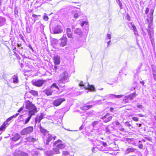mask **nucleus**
I'll list each match as a JSON object with an SVG mask.
<instances>
[{"label": "nucleus", "instance_id": "obj_16", "mask_svg": "<svg viewBox=\"0 0 156 156\" xmlns=\"http://www.w3.org/2000/svg\"><path fill=\"white\" fill-rule=\"evenodd\" d=\"M13 155L14 156H28V154L23 152L16 151L14 154Z\"/></svg>", "mask_w": 156, "mask_h": 156}, {"label": "nucleus", "instance_id": "obj_7", "mask_svg": "<svg viewBox=\"0 0 156 156\" xmlns=\"http://www.w3.org/2000/svg\"><path fill=\"white\" fill-rule=\"evenodd\" d=\"M136 95L135 93H134L129 95L126 96L124 97L123 101L126 103L129 102L133 100Z\"/></svg>", "mask_w": 156, "mask_h": 156}, {"label": "nucleus", "instance_id": "obj_11", "mask_svg": "<svg viewBox=\"0 0 156 156\" xmlns=\"http://www.w3.org/2000/svg\"><path fill=\"white\" fill-rule=\"evenodd\" d=\"M60 42L59 43L60 46L63 47L66 45L68 39L66 36H63L60 39Z\"/></svg>", "mask_w": 156, "mask_h": 156}, {"label": "nucleus", "instance_id": "obj_57", "mask_svg": "<svg viewBox=\"0 0 156 156\" xmlns=\"http://www.w3.org/2000/svg\"><path fill=\"white\" fill-rule=\"evenodd\" d=\"M23 108H24L23 107H22L20 108L19 109V110L18 111V112H21L23 110Z\"/></svg>", "mask_w": 156, "mask_h": 156}, {"label": "nucleus", "instance_id": "obj_3", "mask_svg": "<svg viewBox=\"0 0 156 156\" xmlns=\"http://www.w3.org/2000/svg\"><path fill=\"white\" fill-rule=\"evenodd\" d=\"M26 108L29 110V113H34V114L37 112V109L34 105L29 101H27L26 102Z\"/></svg>", "mask_w": 156, "mask_h": 156}, {"label": "nucleus", "instance_id": "obj_36", "mask_svg": "<svg viewBox=\"0 0 156 156\" xmlns=\"http://www.w3.org/2000/svg\"><path fill=\"white\" fill-rule=\"evenodd\" d=\"M53 150L55 152L56 154H58L60 153V152L59 151V149L57 147L54 148L53 149Z\"/></svg>", "mask_w": 156, "mask_h": 156}, {"label": "nucleus", "instance_id": "obj_53", "mask_svg": "<svg viewBox=\"0 0 156 156\" xmlns=\"http://www.w3.org/2000/svg\"><path fill=\"white\" fill-rule=\"evenodd\" d=\"M96 102L98 104H101L102 103V101L101 100H97L96 101Z\"/></svg>", "mask_w": 156, "mask_h": 156}, {"label": "nucleus", "instance_id": "obj_31", "mask_svg": "<svg viewBox=\"0 0 156 156\" xmlns=\"http://www.w3.org/2000/svg\"><path fill=\"white\" fill-rule=\"evenodd\" d=\"M45 154L46 155L48 156H53L54 154V153L51 151H46Z\"/></svg>", "mask_w": 156, "mask_h": 156}, {"label": "nucleus", "instance_id": "obj_62", "mask_svg": "<svg viewBox=\"0 0 156 156\" xmlns=\"http://www.w3.org/2000/svg\"><path fill=\"white\" fill-rule=\"evenodd\" d=\"M137 107L138 108H143V106L141 105H137Z\"/></svg>", "mask_w": 156, "mask_h": 156}, {"label": "nucleus", "instance_id": "obj_14", "mask_svg": "<svg viewBox=\"0 0 156 156\" xmlns=\"http://www.w3.org/2000/svg\"><path fill=\"white\" fill-rule=\"evenodd\" d=\"M44 118V114L41 113L40 115H37L35 119V124L36 125L37 123L40 122L41 120Z\"/></svg>", "mask_w": 156, "mask_h": 156}, {"label": "nucleus", "instance_id": "obj_32", "mask_svg": "<svg viewBox=\"0 0 156 156\" xmlns=\"http://www.w3.org/2000/svg\"><path fill=\"white\" fill-rule=\"evenodd\" d=\"M40 16H41L39 15H37L34 14H33L32 15V16L34 17V22L33 23V24L35 22L36 20L38 19V17Z\"/></svg>", "mask_w": 156, "mask_h": 156}, {"label": "nucleus", "instance_id": "obj_55", "mask_svg": "<svg viewBox=\"0 0 156 156\" xmlns=\"http://www.w3.org/2000/svg\"><path fill=\"white\" fill-rule=\"evenodd\" d=\"M138 147L141 149L143 148V145L142 144H140L138 145Z\"/></svg>", "mask_w": 156, "mask_h": 156}, {"label": "nucleus", "instance_id": "obj_8", "mask_svg": "<svg viewBox=\"0 0 156 156\" xmlns=\"http://www.w3.org/2000/svg\"><path fill=\"white\" fill-rule=\"evenodd\" d=\"M112 118V116L111 114L109 113H107L104 116L101 118V119L105 122L106 123L110 121Z\"/></svg>", "mask_w": 156, "mask_h": 156}, {"label": "nucleus", "instance_id": "obj_58", "mask_svg": "<svg viewBox=\"0 0 156 156\" xmlns=\"http://www.w3.org/2000/svg\"><path fill=\"white\" fill-rule=\"evenodd\" d=\"M57 69V67L56 66H55L53 68V70H54V72L56 73V70Z\"/></svg>", "mask_w": 156, "mask_h": 156}, {"label": "nucleus", "instance_id": "obj_29", "mask_svg": "<svg viewBox=\"0 0 156 156\" xmlns=\"http://www.w3.org/2000/svg\"><path fill=\"white\" fill-rule=\"evenodd\" d=\"M40 129L41 132L44 135H46L47 134H48L47 131L46 129H43L41 126L40 127Z\"/></svg>", "mask_w": 156, "mask_h": 156}, {"label": "nucleus", "instance_id": "obj_20", "mask_svg": "<svg viewBox=\"0 0 156 156\" xmlns=\"http://www.w3.org/2000/svg\"><path fill=\"white\" fill-rule=\"evenodd\" d=\"M43 92L47 96L51 95L52 93L51 88H47L44 90Z\"/></svg>", "mask_w": 156, "mask_h": 156}, {"label": "nucleus", "instance_id": "obj_5", "mask_svg": "<svg viewBox=\"0 0 156 156\" xmlns=\"http://www.w3.org/2000/svg\"><path fill=\"white\" fill-rule=\"evenodd\" d=\"M122 95H116L114 94H107L104 97L101 96L102 98H104L103 101H104L105 100L108 99L109 100H112L115 98H120L122 97ZM101 97V96H100Z\"/></svg>", "mask_w": 156, "mask_h": 156}, {"label": "nucleus", "instance_id": "obj_13", "mask_svg": "<svg viewBox=\"0 0 156 156\" xmlns=\"http://www.w3.org/2000/svg\"><path fill=\"white\" fill-rule=\"evenodd\" d=\"M62 142L61 140H58L55 141L54 144V145L56 146L57 147H58V148H60V149H62L64 148L65 147V145L62 144L58 143H61Z\"/></svg>", "mask_w": 156, "mask_h": 156}, {"label": "nucleus", "instance_id": "obj_41", "mask_svg": "<svg viewBox=\"0 0 156 156\" xmlns=\"http://www.w3.org/2000/svg\"><path fill=\"white\" fill-rule=\"evenodd\" d=\"M105 130L106 131V132L107 133H111V131L110 129H109L108 126H106L105 128Z\"/></svg>", "mask_w": 156, "mask_h": 156}, {"label": "nucleus", "instance_id": "obj_25", "mask_svg": "<svg viewBox=\"0 0 156 156\" xmlns=\"http://www.w3.org/2000/svg\"><path fill=\"white\" fill-rule=\"evenodd\" d=\"M20 137V136L19 133H16L12 138V140L13 141H16L19 139Z\"/></svg>", "mask_w": 156, "mask_h": 156}, {"label": "nucleus", "instance_id": "obj_15", "mask_svg": "<svg viewBox=\"0 0 156 156\" xmlns=\"http://www.w3.org/2000/svg\"><path fill=\"white\" fill-rule=\"evenodd\" d=\"M44 118V114L41 113L40 115H37L35 119V124L36 125L37 123L40 122L41 120Z\"/></svg>", "mask_w": 156, "mask_h": 156}, {"label": "nucleus", "instance_id": "obj_24", "mask_svg": "<svg viewBox=\"0 0 156 156\" xmlns=\"http://www.w3.org/2000/svg\"><path fill=\"white\" fill-rule=\"evenodd\" d=\"M13 80V82L14 84H16L18 83L19 80L17 76L14 75L12 77Z\"/></svg>", "mask_w": 156, "mask_h": 156}, {"label": "nucleus", "instance_id": "obj_35", "mask_svg": "<svg viewBox=\"0 0 156 156\" xmlns=\"http://www.w3.org/2000/svg\"><path fill=\"white\" fill-rule=\"evenodd\" d=\"M18 7H16L14 9V13L16 15L15 16L16 17H17V16H18Z\"/></svg>", "mask_w": 156, "mask_h": 156}, {"label": "nucleus", "instance_id": "obj_10", "mask_svg": "<svg viewBox=\"0 0 156 156\" xmlns=\"http://www.w3.org/2000/svg\"><path fill=\"white\" fill-rule=\"evenodd\" d=\"M65 99L64 98H59L58 99L55 100L53 102V105L55 106H58L61 104L63 101H65Z\"/></svg>", "mask_w": 156, "mask_h": 156}, {"label": "nucleus", "instance_id": "obj_37", "mask_svg": "<svg viewBox=\"0 0 156 156\" xmlns=\"http://www.w3.org/2000/svg\"><path fill=\"white\" fill-rule=\"evenodd\" d=\"M69 155V153L67 151H62V155L66 156Z\"/></svg>", "mask_w": 156, "mask_h": 156}, {"label": "nucleus", "instance_id": "obj_9", "mask_svg": "<svg viewBox=\"0 0 156 156\" xmlns=\"http://www.w3.org/2000/svg\"><path fill=\"white\" fill-rule=\"evenodd\" d=\"M86 84V83H85V84H84L83 82H81L79 84V85L80 86H83L85 89H89L91 91H94L95 88L93 86L89 85L88 83L87 84V86L85 85Z\"/></svg>", "mask_w": 156, "mask_h": 156}, {"label": "nucleus", "instance_id": "obj_52", "mask_svg": "<svg viewBox=\"0 0 156 156\" xmlns=\"http://www.w3.org/2000/svg\"><path fill=\"white\" fill-rule=\"evenodd\" d=\"M100 141H101L100 140ZM101 142L102 143V145L104 146L107 147V146L106 143L102 141H101Z\"/></svg>", "mask_w": 156, "mask_h": 156}, {"label": "nucleus", "instance_id": "obj_50", "mask_svg": "<svg viewBox=\"0 0 156 156\" xmlns=\"http://www.w3.org/2000/svg\"><path fill=\"white\" fill-rule=\"evenodd\" d=\"M48 17L46 15H44V16L43 17V19L45 20V21H47L48 20Z\"/></svg>", "mask_w": 156, "mask_h": 156}, {"label": "nucleus", "instance_id": "obj_1", "mask_svg": "<svg viewBox=\"0 0 156 156\" xmlns=\"http://www.w3.org/2000/svg\"><path fill=\"white\" fill-rule=\"evenodd\" d=\"M153 11H152L150 13V16L147 18L148 27L147 29V32L152 44H153Z\"/></svg>", "mask_w": 156, "mask_h": 156}, {"label": "nucleus", "instance_id": "obj_63", "mask_svg": "<svg viewBox=\"0 0 156 156\" xmlns=\"http://www.w3.org/2000/svg\"><path fill=\"white\" fill-rule=\"evenodd\" d=\"M107 37L109 39H111V35L109 34H107Z\"/></svg>", "mask_w": 156, "mask_h": 156}, {"label": "nucleus", "instance_id": "obj_49", "mask_svg": "<svg viewBox=\"0 0 156 156\" xmlns=\"http://www.w3.org/2000/svg\"><path fill=\"white\" fill-rule=\"evenodd\" d=\"M31 97V96L30 95L29 96V94L28 93H26L25 94V98L26 99L27 98H30Z\"/></svg>", "mask_w": 156, "mask_h": 156}, {"label": "nucleus", "instance_id": "obj_43", "mask_svg": "<svg viewBox=\"0 0 156 156\" xmlns=\"http://www.w3.org/2000/svg\"><path fill=\"white\" fill-rule=\"evenodd\" d=\"M87 22L86 21H84L82 22L81 23V26L82 27H83L85 25H87Z\"/></svg>", "mask_w": 156, "mask_h": 156}, {"label": "nucleus", "instance_id": "obj_23", "mask_svg": "<svg viewBox=\"0 0 156 156\" xmlns=\"http://www.w3.org/2000/svg\"><path fill=\"white\" fill-rule=\"evenodd\" d=\"M31 154L33 156H38L40 155L39 154V152L37 150L34 149L32 150L31 151Z\"/></svg>", "mask_w": 156, "mask_h": 156}, {"label": "nucleus", "instance_id": "obj_34", "mask_svg": "<svg viewBox=\"0 0 156 156\" xmlns=\"http://www.w3.org/2000/svg\"><path fill=\"white\" fill-rule=\"evenodd\" d=\"M29 93L34 96H36L38 94L37 91L34 90H31L30 91Z\"/></svg>", "mask_w": 156, "mask_h": 156}, {"label": "nucleus", "instance_id": "obj_47", "mask_svg": "<svg viewBox=\"0 0 156 156\" xmlns=\"http://www.w3.org/2000/svg\"><path fill=\"white\" fill-rule=\"evenodd\" d=\"M115 124L117 125L119 127H120L122 126V125L120 124L119 122L116 121L115 122Z\"/></svg>", "mask_w": 156, "mask_h": 156}, {"label": "nucleus", "instance_id": "obj_40", "mask_svg": "<svg viewBox=\"0 0 156 156\" xmlns=\"http://www.w3.org/2000/svg\"><path fill=\"white\" fill-rule=\"evenodd\" d=\"M116 1L119 4V5L120 6V8L121 9H122V4L121 2L120 1V0H116Z\"/></svg>", "mask_w": 156, "mask_h": 156}, {"label": "nucleus", "instance_id": "obj_26", "mask_svg": "<svg viewBox=\"0 0 156 156\" xmlns=\"http://www.w3.org/2000/svg\"><path fill=\"white\" fill-rule=\"evenodd\" d=\"M66 33L67 37L69 38H72V35L71 32V30L69 28L66 29Z\"/></svg>", "mask_w": 156, "mask_h": 156}, {"label": "nucleus", "instance_id": "obj_33", "mask_svg": "<svg viewBox=\"0 0 156 156\" xmlns=\"http://www.w3.org/2000/svg\"><path fill=\"white\" fill-rule=\"evenodd\" d=\"M92 106V105H85L82 107V109L83 110H87L91 108Z\"/></svg>", "mask_w": 156, "mask_h": 156}, {"label": "nucleus", "instance_id": "obj_28", "mask_svg": "<svg viewBox=\"0 0 156 156\" xmlns=\"http://www.w3.org/2000/svg\"><path fill=\"white\" fill-rule=\"evenodd\" d=\"M5 19L4 17L0 16V26H2L5 23Z\"/></svg>", "mask_w": 156, "mask_h": 156}, {"label": "nucleus", "instance_id": "obj_18", "mask_svg": "<svg viewBox=\"0 0 156 156\" xmlns=\"http://www.w3.org/2000/svg\"><path fill=\"white\" fill-rule=\"evenodd\" d=\"M34 115L35 114H34V113L32 112L31 113H29L28 114V117L26 119L25 122L23 123V124L24 125L27 124L29 121L30 120L31 118V117L33 115Z\"/></svg>", "mask_w": 156, "mask_h": 156}, {"label": "nucleus", "instance_id": "obj_60", "mask_svg": "<svg viewBox=\"0 0 156 156\" xmlns=\"http://www.w3.org/2000/svg\"><path fill=\"white\" fill-rule=\"evenodd\" d=\"M153 77L154 80H156V74L154 73V72L153 73Z\"/></svg>", "mask_w": 156, "mask_h": 156}, {"label": "nucleus", "instance_id": "obj_39", "mask_svg": "<svg viewBox=\"0 0 156 156\" xmlns=\"http://www.w3.org/2000/svg\"><path fill=\"white\" fill-rule=\"evenodd\" d=\"M99 121H95L93 122L92 123V125L94 128L95 127V126L98 124Z\"/></svg>", "mask_w": 156, "mask_h": 156}, {"label": "nucleus", "instance_id": "obj_42", "mask_svg": "<svg viewBox=\"0 0 156 156\" xmlns=\"http://www.w3.org/2000/svg\"><path fill=\"white\" fill-rule=\"evenodd\" d=\"M130 24L133 28V32L137 31L136 28V27L134 25V24H133L132 23H130Z\"/></svg>", "mask_w": 156, "mask_h": 156}, {"label": "nucleus", "instance_id": "obj_59", "mask_svg": "<svg viewBox=\"0 0 156 156\" xmlns=\"http://www.w3.org/2000/svg\"><path fill=\"white\" fill-rule=\"evenodd\" d=\"M5 83L7 84V85H8V87L12 88L10 84L7 81H6V82H5Z\"/></svg>", "mask_w": 156, "mask_h": 156}, {"label": "nucleus", "instance_id": "obj_56", "mask_svg": "<svg viewBox=\"0 0 156 156\" xmlns=\"http://www.w3.org/2000/svg\"><path fill=\"white\" fill-rule=\"evenodd\" d=\"M79 15L77 13H75L74 15V17L76 18H77L78 17Z\"/></svg>", "mask_w": 156, "mask_h": 156}, {"label": "nucleus", "instance_id": "obj_19", "mask_svg": "<svg viewBox=\"0 0 156 156\" xmlns=\"http://www.w3.org/2000/svg\"><path fill=\"white\" fill-rule=\"evenodd\" d=\"M74 33L77 35L81 37L83 34V32L81 29L79 28H76L74 31Z\"/></svg>", "mask_w": 156, "mask_h": 156}, {"label": "nucleus", "instance_id": "obj_2", "mask_svg": "<svg viewBox=\"0 0 156 156\" xmlns=\"http://www.w3.org/2000/svg\"><path fill=\"white\" fill-rule=\"evenodd\" d=\"M68 74L66 71L62 73L59 76L58 83H65L68 82Z\"/></svg>", "mask_w": 156, "mask_h": 156}, {"label": "nucleus", "instance_id": "obj_22", "mask_svg": "<svg viewBox=\"0 0 156 156\" xmlns=\"http://www.w3.org/2000/svg\"><path fill=\"white\" fill-rule=\"evenodd\" d=\"M25 142L28 141L29 142H34L36 139L32 136H29L25 139Z\"/></svg>", "mask_w": 156, "mask_h": 156}, {"label": "nucleus", "instance_id": "obj_51", "mask_svg": "<svg viewBox=\"0 0 156 156\" xmlns=\"http://www.w3.org/2000/svg\"><path fill=\"white\" fill-rule=\"evenodd\" d=\"M19 115V113H16L15 114L12 116V118L13 119V118H16L18 115Z\"/></svg>", "mask_w": 156, "mask_h": 156}, {"label": "nucleus", "instance_id": "obj_46", "mask_svg": "<svg viewBox=\"0 0 156 156\" xmlns=\"http://www.w3.org/2000/svg\"><path fill=\"white\" fill-rule=\"evenodd\" d=\"M132 119L133 120H134L135 121H136V122H137V121H138V120H139L138 119V118H137V117H133L132 118Z\"/></svg>", "mask_w": 156, "mask_h": 156}, {"label": "nucleus", "instance_id": "obj_30", "mask_svg": "<svg viewBox=\"0 0 156 156\" xmlns=\"http://www.w3.org/2000/svg\"><path fill=\"white\" fill-rule=\"evenodd\" d=\"M136 149L131 147L128 148L126 150V154H128L130 152H133L135 151Z\"/></svg>", "mask_w": 156, "mask_h": 156}, {"label": "nucleus", "instance_id": "obj_6", "mask_svg": "<svg viewBox=\"0 0 156 156\" xmlns=\"http://www.w3.org/2000/svg\"><path fill=\"white\" fill-rule=\"evenodd\" d=\"M51 88L52 93L56 94H59L61 91H60L59 87L55 83H54L51 86Z\"/></svg>", "mask_w": 156, "mask_h": 156}, {"label": "nucleus", "instance_id": "obj_4", "mask_svg": "<svg viewBox=\"0 0 156 156\" xmlns=\"http://www.w3.org/2000/svg\"><path fill=\"white\" fill-rule=\"evenodd\" d=\"M34 130V128L32 126H29L24 128L20 132L21 135H26L30 134Z\"/></svg>", "mask_w": 156, "mask_h": 156}, {"label": "nucleus", "instance_id": "obj_21", "mask_svg": "<svg viewBox=\"0 0 156 156\" xmlns=\"http://www.w3.org/2000/svg\"><path fill=\"white\" fill-rule=\"evenodd\" d=\"M61 27L60 26H57L56 27L54 28V34H58L61 32Z\"/></svg>", "mask_w": 156, "mask_h": 156}, {"label": "nucleus", "instance_id": "obj_38", "mask_svg": "<svg viewBox=\"0 0 156 156\" xmlns=\"http://www.w3.org/2000/svg\"><path fill=\"white\" fill-rule=\"evenodd\" d=\"M98 149L97 147H93L92 149V152L93 153H95L98 151Z\"/></svg>", "mask_w": 156, "mask_h": 156}, {"label": "nucleus", "instance_id": "obj_61", "mask_svg": "<svg viewBox=\"0 0 156 156\" xmlns=\"http://www.w3.org/2000/svg\"><path fill=\"white\" fill-rule=\"evenodd\" d=\"M137 115L141 117H144V115L141 114H137Z\"/></svg>", "mask_w": 156, "mask_h": 156}, {"label": "nucleus", "instance_id": "obj_12", "mask_svg": "<svg viewBox=\"0 0 156 156\" xmlns=\"http://www.w3.org/2000/svg\"><path fill=\"white\" fill-rule=\"evenodd\" d=\"M44 81L42 80H35L34 81H33V85L35 86L41 87L44 83Z\"/></svg>", "mask_w": 156, "mask_h": 156}, {"label": "nucleus", "instance_id": "obj_17", "mask_svg": "<svg viewBox=\"0 0 156 156\" xmlns=\"http://www.w3.org/2000/svg\"><path fill=\"white\" fill-rule=\"evenodd\" d=\"M60 57L58 55H56L54 57V63L55 65H58L60 64Z\"/></svg>", "mask_w": 156, "mask_h": 156}, {"label": "nucleus", "instance_id": "obj_48", "mask_svg": "<svg viewBox=\"0 0 156 156\" xmlns=\"http://www.w3.org/2000/svg\"><path fill=\"white\" fill-rule=\"evenodd\" d=\"M125 125L126 126H131V125L129 123V122H125Z\"/></svg>", "mask_w": 156, "mask_h": 156}, {"label": "nucleus", "instance_id": "obj_54", "mask_svg": "<svg viewBox=\"0 0 156 156\" xmlns=\"http://www.w3.org/2000/svg\"><path fill=\"white\" fill-rule=\"evenodd\" d=\"M27 46L31 49L32 51L33 52L34 51V50L32 47V46L30 44H29L28 45H27Z\"/></svg>", "mask_w": 156, "mask_h": 156}, {"label": "nucleus", "instance_id": "obj_64", "mask_svg": "<svg viewBox=\"0 0 156 156\" xmlns=\"http://www.w3.org/2000/svg\"><path fill=\"white\" fill-rule=\"evenodd\" d=\"M12 119V117H9V118H8L6 120V121L7 122H9L10 120H11Z\"/></svg>", "mask_w": 156, "mask_h": 156}, {"label": "nucleus", "instance_id": "obj_44", "mask_svg": "<svg viewBox=\"0 0 156 156\" xmlns=\"http://www.w3.org/2000/svg\"><path fill=\"white\" fill-rule=\"evenodd\" d=\"M5 127V123H4V124H3L0 128V130L2 131L3 130Z\"/></svg>", "mask_w": 156, "mask_h": 156}, {"label": "nucleus", "instance_id": "obj_27", "mask_svg": "<svg viewBox=\"0 0 156 156\" xmlns=\"http://www.w3.org/2000/svg\"><path fill=\"white\" fill-rule=\"evenodd\" d=\"M47 140L46 141L45 143L46 144L48 145L49 142L51 141L52 139V136L50 134H48L46 136Z\"/></svg>", "mask_w": 156, "mask_h": 156}, {"label": "nucleus", "instance_id": "obj_45", "mask_svg": "<svg viewBox=\"0 0 156 156\" xmlns=\"http://www.w3.org/2000/svg\"><path fill=\"white\" fill-rule=\"evenodd\" d=\"M26 29L27 32L28 34L30 33V29L29 27H26Z\"/></svg>", "mask_w": 156, "mask_h": 156}]
</instances>
